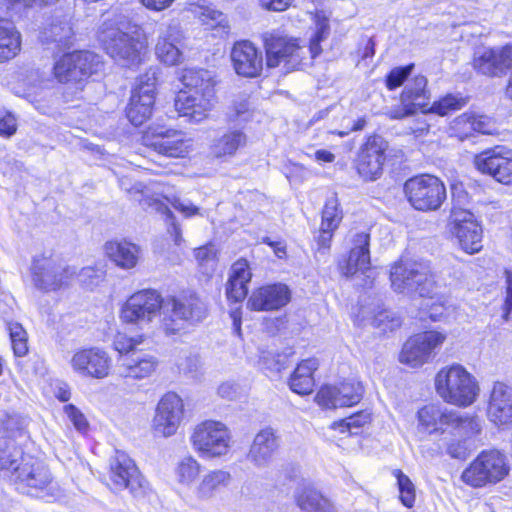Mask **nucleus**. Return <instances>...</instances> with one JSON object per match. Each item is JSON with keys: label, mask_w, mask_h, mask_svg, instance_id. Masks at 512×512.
Here are the masks:
<instances>
[{"label": "nucleus", "mask_w": 512, "mask_h": 512, "mask_svg": "<svg viewBox=\"0 0 512 512\" xmlns=\"http://www.w3.org/2000/svg\"><path fill=\"white\" fill-rule=\"evenodd\" d=\"M0 476L22 494L52 503L65 493L45 463L25 454L12 438L0 439Z\"/></svg>", "instance_id": "f257e3e1"}, {"label": "nucleus", "mask_w": 512, "mask_h": 512, "mask_svg": "<svg viewBox=\"0 0 512 512\" xmlns=\"http://www.w3.org/2000/svg\"><path fill=\"white\" fill-rule=\"evenodd\" d=\"M315 32L310 40L309 47L301 46L298 39L283 35L278 31L266 32L263 42L266 52L268 68L281 67L284 73L300 69L307 55L314 59L321 52L320 43L327 39L330 33L329 21L324 12H317L314 16Z\"/></svg>", "instance_id": "f03ea898"}, {"label": "nucleus", "mask_w": 512, "mask_h": 512, "mask_svg": "<svg viewBox=\"0 0 512 512\" xmlns=\"http://www.w3.org/2000/svg\"><path fill=\"white\" fill-rule=\"evenodd\" d=\"M98 38L106 53L123 67H135L142 61L147 50V41L135 26L115 21H105Z\"/></svg>", "instance_id": "7ed1b4c3"}, {"label": "nucleus", "mask_w": 512, "mask_h": 512, "mask_svg": "<svg viewBox=\"0 0 512 512\" xmlns=\"http://www.w3.org/2000/svg\"><path fill=\"white\" fill-rule=\"evenodd\" d=\"M390 280L393 290L409 296L418 295L422 298L441 300L443 297L435 280V276L412 261L411 258H400L390 270Z\"/></svg>", "instance_id": "20e7f679"}, {"label": "nucleus", "mask_w": 512, "mask_h": 512, "mask_svg": "<svg viewBox=\"0 0 512 512\" xmlns=\"http://www.w3.org/2000/svg\"><path fill=\"white\" fill-rule=\"evenodd\" d=\"M435 389L443 401L458 407L472 405L480 391L476 378L460 364L441 368L435 377Z\"/></svg>", "instance_id": "39448f33"}, {"label": "nucleus", "mask_w": 512, "mask_h": 512, "mask_svg": "<svg viewBox=\"0 0 512 512\" xmlns=\"http://www.w3.org/2000/svg\"><path fill=\"white\" fill-rule=\"evenodd\" d=\"M417 417L419 430L430 435H445L456 431L459 436L464 437L477 434L481 430L480 423L475 417L462 415L437 405L424 406L418 411Z\"/></svg>", "instance_id": "423d86ee"}, {"label": "nucleus", "mask_w": 512, "mask_h": 512, "mask_svg": "<svg viewBox=\"0 0 512 512\" xmlns=\"http://www.w3.org/2000/svg\"><path fill=\"white\" fill-rule=\"evenodd\" d=\"M207 316V306L195 293L172 297L164 306L161 326L166 335H175Z\"/></svg>", "instance_id": "0eeeda50"}, {"label": "nucleus", "mask_w": 512, "mask_h": 512, "mask_svg": "<svg viewBox=\"0 0 512 512\" xmlns=\"http://www.w3.org/2000/svg\"><path fill=\"white\" fill-rule=\"evenodd\" d=\"M509 470L504 454L495 449L484 450L462 472L461 479L471 487L480 488L500 482L508 475Z\"/></svg>", "instance_id": "6e6552de"}, {"label": "nucleus", "mask_w": 512, "mask_h": 512, "mask_svg": "<svg viewBox=\"0 0 512 512\" xmlns=\"http://www.w3.org/2000/svg\"><path fill=\"white\" fill-rule=\"evenodd\" d=\"M193 449L204 459L219 458L231 448V434L225 424L206 420L196 425L191 435Z\"/></svg>", "instance_id": "1a4fd4ad"}, {"label": "nucleus", "mask_w": 512, "mask_h": 512, "mask_svg": "<svg viewBox=\"0 0 512 512\" xmlns=\"http://www.w3.org/2000/svg\"><path fill=\"white\" fill-rule=\"evenodd\" d=\"M404 193L411 206L423 212L438 210L446 199L444 183L430 174L408 179L404 184Z\"/></svg>", "instance_id": "9d476101"}, {"label": "nucleus", "mask_w": 512, "mask_h": 512, "mask_svg": "<svg viewBox=\"0 0 512 512\" xmlns=\"http://www.w3.org/2000/svg\"><path fill=\"white\" fill-rule=\"evenodd\" d=\"M162 307L163 298L156 290H140L131 295L123 304L120 310V319L125 324L134 325L138 329L144 330L159 316Z\"/></svg>", "instance_id": "9b49d317"}, {"label": "nucleus", "mask_w": 512, "mask_h": 512, "mask_svg": "<svg viewBox=\"0 0 512 512\" xmlns=\"http://www.w3.org/2000/svg\"><path fill=\"white\" fill-rule=\"evenodd\" d=\"M103 67L101 57L90 51L63 54L53 66L55 78L60 83H80Z\"/></svg>", "instance_id": "f8f14e48"}, {"label": "nucleus", "mask_w": 512, "mask_h": 512, "mask_svg": "<svg viewBox=\"0 0 512 512\" xmlns=\"http://www.w3.org/2000/svg\"><path fill=\"white\" fill-rule=\"evenodd\" d=\"M142 142L156 153L172 158H184L192 149V141L185 133L160 126L150 127L143 134Z\"/></svg>", "instance_id": "ddd939ff"}, {"label": "nucleus", "mask_w": 512, "mask_h": 512, "mask_svg": "<svg viewBox=\"0 0 512 512\" xmlns=\"http://www.w3.org/2000/svg\"><path fill=\"white\" fill-rule=\"evenodd\" d=\"M156 83L155 69H150L138 78L126 108L127 118L133 125L139 126L151 117L155 103Z\"/></svg>", "instance_id": "4468645a"}, {"label": "nucleus", "mask_w": 512, "mask_h": 512, "mask_svg": "<svg viewBox=\"0 0 512 512\" xmlns=\"http://www.w3.org/2000/svg\"><path fill=\"white\" fill-rule=\"evenodd\" d=\"M446 337L439 331H426L410 337L402 348L400 361L411 367L422 366L435 356Z\"/></svg>", "instance_id": "2eb2a0df"}, {"label": "nucleus", "mask_w": 512, "mask_h": 512, "mask_svg": "<svg viewBox=\"0 0 512 512\" xmlns=\"http://www.w3.org/2000/svg\"><path fill=\"white\" fill-rule=\"evenodd\" d=\"M184 417V403L182 398L168 392L159 400L152 420V430L156 436L170 437L174 435Z\"/></svg>", "instance_id": "dca6fc26"}, {"label": "nucleus", "mask_w": 512, "mask_h": 512, "mask_svg": "<svg viewBox=\"0 0 512 512\" xmlns=\"http://www.w3.org/2000/svg\"><path fill=\"white\" fill-rule=\"evenodd\" d=\"M69 364L82 377L104 379L110 374L112 358L100 347L81 348L73 353Z\"/></svg>", "instance_id": "f3484780"}, {"label": "nucleus", "mask_w": 512, "mask_h": 512, "mask_svg": "<svg viewBox=\"0 0 512 512\" xmlns=\"http://www.w3.org/2000/svg\"><path fill=\"white\" fill-rule=\"evenodd\" d=\"M109 480L114 490L129 489L132 493L142 489L145 484V479L135 462L128 454L119 450L110 458Z\"/></svg>", "instance_id": "a211bd4d"}, {"label": "nucleus", "mask_w": 512, "mask_h": 512, "mask_svg": "<svg viewBox=\"0 0 512 512\" xmlns=\"http://www.w3.org/2000/svg\"><path fill=\"white\" fill-rule=\"evenodd\" d=\"M452 233L458 239L463 252L478 253L481 248L482 230L474 214L466 209L454 206L451 212Z\"/></svg>", "instance_id": "6ab92c4d"}, {"label": "nucleus", "mask_w": 512, "mask_h": 512, "mask_svg": "<svg viewBox=\"0 0 512 512\" xmlns=\"http://www.w3.org/2000/svg\"><path fill=\"white\" fill-rule=\"evenodd\" d=\"M475 167L498 182L508 184L512 181V150L496 146L485 150L474 158Z\"/></svg>", "instance_id": "aec40b11"}, {"label": "nucleus", "mask_w": 512, "mask_h": 512, "mask_svg": "<svg viewBox=\"0 0 512 512\" xmlns=\"http://www.w3.org/2000/svg\"><path fill=\"white\" fill-rule=\"evenodd\" d=\"M32 278L35 286L45 291H55L68 284L75 274L62 264H56L52 258H36L32 264Z\"/></svg>", "instance_id": "412c9836"}, {"label": "nucleus", "mask_w": 512, "mask_h": 512, "mask_svg": "<svg viewBox=\"0 0 512 512\" xmlns=\"http://www.w3.org/2000/svg\"><path fill=\"white\" fill-rule=\"evenodd\" d=\"M386 142L380 136H370L361 145L356 168L364 181L376 180L382 173L385 160Z\"/></svg>", "instance_id": "4be33fe9"}, {"label": "nucleus", "mask_w": 512, "mask_h": 512, "mask_svg": "<svg viewBox=\"0 0 512 512\" xmlns=\"http://www.w3.org/2000/svg\"><path fill=\"white\" fill-rule=\"evenodd\" d=\"M357 318L360 323H370L382 333L392 332L401 325L400 318L381 308L379 299L371 295L360 296Z\"/></svg>", "instance_id": "5701e85b"}, {"label": "nucleus", "mask_w": 512, "mask_h": 512, "mask_svg": "<svg viewBox=\"0 0 512 512\" xmlns=\"http://www.w3.org/2000/svg\"><path fill=\"white\" fill-rule=\"evenodd\" d=\"M231 61L235 72L246 78L260 76L263 70L262 52L250 41L236 42L231 50Z\"/></svg>", "instance_id": "b1692460"}, {"label": "nucleus", "mask_w": 512, "mask_h": 512, "mask_svg": "<svg viewBox=\"0 0 512 512\" xmlns=\"http://www.w3.org/2000/svg\"><path fill=\"white\" fill-rule=\"evenodd\" d=\"M291 300V291L286 284L274 283L254 290L247 301L252 311H274L286 306Z\"/></svg>", "instance_id": "393cba45"}, {"label": "nucleus", "mask_w": 512, "mask_h": 512, "mask_svg": "<svg viewBox=\"0 0 512 512\" xmlns=\"http://www.w3.org/2000/svg\"><path fill=\"white\" fill-rule=\"evenodd\" d=\"M488 419L498 427L512 425V387L495 382L489 394Z\"/></svg>", "instance_id": "a878e982"}, {"label": "nucleus", "mask_w": 512, "mask_h": 512, "mask_svg": "<svg viewBox=\"0 0 512 512\" xmlns=\"http://www.w3.org/2000/svg\"><path fill=\"white\" fill-rule=\"evenodd\" d=\"M216 103V95H205L179 91L175 99V108L179 116L190 123H200L208 118Z\"/></svg>", "instance_id": "bb28decb"}, {"label": "nucleus", "mask_w": 512, "mask_h": 512, "mask_svg": "<svg viewBox=\"0 0 512 512\" xmlns=\"http://www.w3.org/2000/svg\"><path fill=\"white\" fill-rule=\"evenodd\" d=\"M232 475L225 469H212L204 473L192 486L191 496L198 502H209L232 483Z\"/></svg>", "instance_id": "cd10ccee"}, {"label": "nucleus", "mask_w": 512, "mask_h": 512, "mask_svg": "<svg viewBox=\"0 0 512 512\" xmlns=\"http://www.w3.org/2000/svg\"><path fill=\"white\" fill-rule=\"evenodd\" d=\"M183 35L177 24H169L159 33L155 47L157 58L164 64L173 66L182 60Z\"/></svg>", "instance_id": "c85d7f7f"}, {"label": "nucleus", "mask_w": 512, "mask_h": 512, "mask_svg": "<svg viewBox=\"0 0 512 512\" xmlns=\"http://www.w3.org/2000/svg\"><path fill=\"white\" fill-rule=\"evenodd\" d=\"M279 447L278 439L271 428L258 432L250 446L247 460L257 468L267 467Z\"/></svg>", "instance_id": "c756f323"}, {"label": "nucleus", "mask_w": 512, "mask_h": 512, "mask_svg": "<svg viewBox=\"0 0 512 512\" xmlns=\"http://www.w3.org/2000/svg\"><path fill=\"white\" fill-rule=\"evenodd\" d=\"M158 366V360L150 353L133 351L121 359V375L132 379H145L151 376Z\"/></svg>", "instance_id": "7c9ffc66"}, {"label": "nucleus", "mask_w": 512, "mask_h": 512, "mask_svg": "<svg viewBox=\"0 0 512 512\" xmlns=\"http://www.w3.org/2000/svg\"><path fill=\"white\" fill-rule=\"evenodd\" d=\"M252 278V270L246 258H239L230 269L226 287L228 300L241 303L248 293L247 284Z\"/></svg>", "instance_id": "2f4dec72"}, {"label": "nucleus", "mask_w": 512, "mask_h": 512, "mask_svg": "<svg viewBox=\"0 0 512 512\" xmlns=\"http://www.w3.org/2000/svg\"><path fill=\"white\" fill-rule=\"evenodd\" d=\"M341 220L342 212L339 210L338 200L332 196L327 199L322 210L321 225L315 237L319 253H325V249L330 245L333 232L338 228Z\"/></svg>", "instance_id": "473e14b6"}, {"label": "nucleus", "mask_w": 512, "mask_h": 512, "mask_svg": "<svg viewBox=\"0 0 512 512\" xmlns=\"http://www.w3.org/2000/svg\"><path fill=\"white\" fill-rule=\"evenodd\" d=\"M316 358L302 360L291 374L288 385L292 392L298 395H308L313 391L315 380L314 372L318 369Z\"/></svg>", "instance_id": "72a5a7b5"}, {"label": "nucleus", "mask_w": 512, "mask_h": 512, "mask_svg": "<svg viewBox=\"0 0 512 512\" xmlns=\"http://www.w3.org/2000/svg\"><path fill=\"white\" fill-rule=\"evenodd\" d=\"M180 81L184 86L183 91L214 97L215 81L208 70L186 68L182 71Z\"/></svg>", "instance_id": "f704fd0d"}, {"label": "nucleus", "mask_w": 512, "mask_h": 512, "mask_svg": "<svg viewBox=\"0 0 512 512\" xmlns=\"http://www.w3.org/2000/svg\"><path fill=\"white\" fill-rule=\"evenodd\" d=\"M316 403L328 409L352 406V384L322 386L315 396Z\"/></svg>", "instance_id": "c9c22d12"}, {"label": "nucleus", "mask_w": 512, "mask_h": 512, "mask_svg": "<svg viewBox=\"0 0 512 512\" xmlns=\"http://www.w3.org/2000/svg\"><path fill=\"white\" fill-rule=\"evenodd\" d=\"M20 49V33L12 22L0 18V63L14 58Z\"/></svg>", "instance_id": "e433bc0d"}, {"label": "nucleus", "mask_w": 512, "mask_h": 512, "mask_svg": "<svg viewBox=\"0 0 512 512\" xmlns=\"http://www.w3.org/2000/svg\"><path fill=\"white\" fill-rule=\"evenodd\" d=\"M296 502L302 512H335L331 502L310 485L297 493Z\"/></svg>", "instance_id": "4c0bfd02"}, {"label": "nucleus", "mask_w": 512, "mask_h": 512, "mask_svg": "<svg viewBox=\"0 0 512 512\" xmlns=\"http://www.w3.org/2000/svg\"><path fill=\"white\" fill-rule=\"evenodd\" d=\"M246 135L240 130H232L216 139L212 145V153L216 157L231 156L246 144Z\"/></svg>", "instance_id": "58836bf2"}, {"label": "nucleus", "mask_w": 512, "mask_h": 512, "mask_svg": "<svg viewBox=\"0 0 512 512\" xmlns=\"http://www.w3.org/2000/svg\"><path fill=\"white\" fill-rule=\"evenodd\" d=\"M43 82L42 75L38 69H29L18 76V84L15 85L13 92L21 97L27 98L34 103V94L41 88Z\"/></svg>", "instance_id": "ea45409f"}, {"label": "nucleus", "mask_w": 512, "mask_h": 512, "mask_svg": "<svg viewBox=\"0 0 512 512\" xmlns=\"http://www.w3.org/2000/svg\"><path fill=\"white\" fill-rule=\"evenodd\" d=\"M193 13L206 25L211 27H219L224 33L229 31V23L227 17L219 10H216L210 5L196 4L193 8Z\"/></svg>", "instance_id": "a19ab883"}, {"label": "nucleus", "mask_w": 512, "mask_h": 512, "mask_svg": "<svg viewBox=\"0 0 512 512\" xmlns=\"http://www.w3.org/2000/svg\"><path fill=\"white\" fill-rule=\"evenodd\" d=\"M467 104V98L463 97L461 94H447L439 100L433 102V104L428 107V105L422 110L424 113H434L439 116H446L451 112L460 110Z\"/></svg>", "instance_id": "79ce46f5"}, {"label": "nucleus", "mask_w": 512, "mask_h": 512, "mask_svg": "<svg viewBox=\"0 0 512 512\" xmlns=\"http://www.w3.org/2000/svg\"><path fill=\"white\" fill-rule=\"evenodd\" d=\"M201 464L192 456L181 459L175 469L177 481L192 488L195 479L200 475Z\"/></svg>", "instance_id": "37998d69"}, {"label": "nucleus", "mask_w": 512, "mask_h": 512, "mask_svg": "<svg viewBox=\"0 0 512 512\" xmlns=\"http://www.w3.org/2000/svg\"><path fill=\"white\" fill-rule=\"evenodd\" d=\"M473 67L483 75L499 76L494 49L480 48L476 50L473 58Z\"/></svg>", "instance_id": "c03bdc74"}, {"label": "nucleus", "mask_w": 512, "mask_h": 512, "mask_svg": "<svg viewBox=\"0 0 512 512\" xmlns=\"http://www.w3.org/2000/svg\"><path fill=\"white\" fill-rule=\"evenodd\" d=\"M426 85L427 79L425 76L422 75H418L414 77L412 80L408 81L401 94V102H424V100L428 98L426 95Z\"/></svg>", "instance_id": "a18cd8bd"}, {"label": "nucleus", "mask_w": 512, "mask_h": 512, "mask_svg": "<svg viewBox=\"0 0 512 512\" xmlns=\"http://www.w3.org/2000/svg\"><path fill=\"white\" fill-rule=\"evenodd\" d=\"M105 256H137L142 253L141 247L126 238L114 239L104 244Z\"/></svg>", "instance_id": "49530a36"}, {"label": "nucleus", "mask_w": 512, "mask_h": 512, "mask_svg": "<svg viewBox=\"0 0 512 512\" xmlns=\"http://www.w3.org/2000/svg\"><path fill=\"white\" fill-rule=\"evenodd\" d=\"M8 331L14 355L16 357L25 356L28 352L27 333L22 325L16 322H11L8 324Z\"/></svg>", "instance_id": "de8ad7c7"}, {"label": "nucleus", "mask_w": 512, "mask_h": 512, "mask_svg": "<svg viewBox=\"0 0 512 512\" xmlns=\"http://www.w3.org/2000/svg\"><path fill=\"white\" fill-rule=\"evenodd\" d=\"M145 340L144 335L128 337L125 334H117L113 340L114 349L120 354L121 359L133 351H138L137 347Z\"/></svg>", "instance_id": "09e8293b"}, {"label": "nucleus", "mask_w": 512, "mask_h": 512, "mask_svg": "<svg viewBox=\"0 0 512 512\" xmlns=\"http://www.w3.org/2000/svg\"><path fill=\"white\" fill-rule=\"evenodd\" d=\"M397 484L400 492V500L404 506L411 508L415 501V487L412 481L401 470H395Z\"/></svg>", "instance_id": "8fccbe9b"}, {"label": "nucleus", "mask_w": 512, "mask_h": 512, "mask_svg": "<svg viewBox=\"0 0 512 512\" xmlns=\"http://www.w3.org/2000/svg\"><path fill=\"white\" fill-rule=\"evenodd\" d=\"M47 41L66 44L73 35L70 24L66 21L52 24L47 32L44 33Z\"/></svg>", "instance_id": "3c124183"}, {"label": "nucleus", "mask_w": 512, "mask_h": 512, "mask_svg": "<svg viewBox=\"0 0 512 512\" xmlns=\"http://www.w3.org/2000/svg\"><path fill=\"white\" fill-rule=\"evenodd\" d=\"M450 130L452 135L461 141L473 136L474 131L472 129L469 113H464L456 117L451 124Z\"/></svg>", "instance_id": "603ef678"}, {"label": "nucleus", "mask_w": 512, "mask_h": 512, "mask_svg": "<svg viewBox=\"0 0 512 512\" xmlns=\"http://www.w3.org/2000/svg\"><path fill=\"white\" fill-rule=\"evenodd\" d=\"M413 68V64H409L404 67L393 68L386 76V87L389 90H394L400 87L411 75Z\"/></svg>", "instance_id": "864d4df0"}, {"label": "nucleus", "mask_w": 512, "mask_h": 512, "mask_svg": "<svg viewBox=\"0 0 512 512\" xmlns=\"http://www.w3.org/2000/svg\"><path fill=\"white\" fill-rule=\"evenodd\" d=\"M493 49L496 55L498 75L500 76L512 68V44Z\"/></svg>", "instance_id": "5fc2aeb1"}, {"label": "nucleus", "mask_w": 512, "mask_h": 512, "mask_svg": "<svg viewBox=\"0 0 512 512\" xmlns=\"http://www.w3.org/2000/svg\"><path fill=\"white\" fill-rule=\"evenodd\" d=\"M427 106V103L425 102H417V103H402L399 106L391 108L387 115L391 119H403L405 117L411 116L416 112V109L419 108L421 110H424V108Z\"/></svg>", "instance_id": "6e6d98bb"}, {"label": "nucleus", "mask_w": 512, "mask_h": 512, "mask_svg": "<svg viewBox=\"0 0 512 512\" xmlns=\"http://www.w3.org/2000/svg\"><path fill=\"white\" fill-rule=\"evenodd\" d=\"M449 434L456 437V439H453L450 442L446 443L447 454L455 459H465L467 456V448L465 446L463 439L468 438V436L461 437L457 434L456 431H453V433ZM473 435L474 434H471L469 435V437Z\"/></svg>", "instance_id": "4d7b16f0"}, {"label": "nucleus", "mask_w": 512, "mask_h": 512, "mask_svg": "<svg viewBox=\"0 0 512 512\" xmlns=\"http://www.w3.org/2000/svg\"><path fill=\"white\" fill-rule=\"evenodd\" d=\"M229 117L233 121H247L250 117L249 103L246 98L240 97L235 100L230 112Z\"/></svg>", "instance_id": "13d9d810"}, {"label": "nucleus", "mask_w": 512, "mask_h": 512, "mask_svg": "<svg viewBox=\"0 0 512 512\" xmlns=\"http://www.w3.org/2000/svg\"><path fill=\"white\" fill-rule=\"evenodd\" d=\"M203 366L201 357L198 354H189L178 362V368L185 374L195 375Z\"/></svg>", "instance_id": "bf43d9fd"}, {"label": "nucleus", "mask_w": 512, "mask_h": 512, "mask_svg": "<svg viewBox=\"0 0 512 512\" xmlns=\"http://www.w3.org/2000/svg\"><path fill=\"white\" fill-rule=\"evenodd\" d=\"M64 412L78 431H85L88 427L87 420L83 413L72 404L64 407Z\"/></svg>", "instance_id": "052dcab7"}, {"label": "nucleus", "mask_w": 512, "mask_h": 512, "mask_svg": "<svg viewBox=\"0 0 512 512\" xmlns=\"http://www.w3.org/2000/svg\"><path fill=\"white\" fill-rule=\"evenodd\" d=\"M17 130V122L15 116L7 112L0 117V136L10 137L15 134Z\"/></svg>", "instance_id": "680f3d73"}, {"label": "nucleus", "mask_w": 512, "mask_h": 512, "mask_svg": "<svg viewBox=\"0 0 512 512\" xmlns=\"http://www.w3.org/2000/svg\"><path fill=\"white\" fill-rule=\"evenodd\" d=\"M505 277H506V298L504 303V313L502 318L504 321L509 320V315L512 311V271L511 270H505Z\"/></svg>", "instance_id": "e2e57ef3"}, {"label": "nucleus", "mask_w": 512, "mask_h": 512, "mask_svg": "<svg viewBox=\"0 0 512 512\" xmlns=\"http://www.w3.org/2000/svg\"><path fill=\"white\" fill-rule=\"evenodd\" d=\"M259 6L267 11L282 12L288 9L293 0H257Z\"/></svg>", "instance_id": "0e129e2a"}, {"label": "nucleus", "mask_w": 512, "mask_h": 512, "mask_svg": "<svg viewBox=\"0 0 512 512\" xmlns=\"http://www.w3.org/2000/svg\"><path fill=\"white\" fill-rule=\"evenodd\" d=\"M354 255H369V234L366 232L358 233L354 238Z\"/></svg>", "instance_id": "69168bd1"}, {"label": "nucleus", "mask_w": 512, "mask_h": 512, "mask_svg": "<svg viewBox=\"0 0 512 512\" xmlns=\"http://www.w3.org/2000/svg\"><path fill=\"white\" fill-rule=\"evenodd\" d=\"M171 205L186 217H190L198 213V208L196 206H194L190 201L181 200L180 198H175L171 202Z\"/></svg>", "instance_id": "338daca9"}, {"label": "nucleus", "mask_w": 512, "mask_h": 512, "mask_svg": "<svg viewBox=\"0 0 512 512\" xmlns=\"http://www.w3.org/2000/svg\"><path fill=\"white\" fill-rule=\"evenodd\" d=\"M217 393L221 398L232 400L237 396L238 386L230 381L223 382L219 385Z\"/></svg>", "instance_id": "774afa93"}]
</instances>
